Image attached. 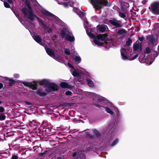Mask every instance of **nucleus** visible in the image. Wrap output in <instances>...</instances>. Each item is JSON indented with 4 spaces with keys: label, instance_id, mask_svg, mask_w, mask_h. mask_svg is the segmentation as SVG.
I'll return each instance as SVG.
<instances>
[{
    "label": "nucleus",
    "instance_id": "obj_13",
    "mask_svg": "<svg viewBox=\"0 0 159 159\" xmlns=\"http://www.w3.org/2000/svg\"><path fill=\"white\" fill-rule=\"evenodd\" d=\"M5 79L6 81H9L7 82V85L9 87L12 86L16 83V81L12 79L6 78Z\"/></svg>",
    "mask_w": 159,
    "mask_h": 159
},
{
    "label": "nucleus",
    "instance_id": "obj_57",
    "mask_svg": "<svg viewBox=\"0 0 159 159\" xmlns=\"http://www.w3.org/2000/svg\"><path fill=\"white\" fill-rule=\"evenodd\" d=\"M14 77H15L16 78H18L19 77V75L18 74H16L14 75Z\"/></svg>",
    "mask_w": 159,
    "mask_h": 159
},
{
    "label": "nucleus",
    "instance_id": "obj_32",
    "mask_svg": "<svg viewBox=\"0 0 159 159\" xmlns=\"http://www.w3.org/2000/svg\"><path fill=\"white\" fill-rule=\"evenodd\" d=\"M72 75L74 77H78L80 76V74L75 71H73Z\"/></svg>",
    "mask_w": 159,
    "mask_h": 159
},
{
    "label": "nucleus",
    "instance_id": "obj_34",
    "mask_svg": "<svg viewBox=\"0 0 159 159\" xmlns=\"http://www.w3.org/2000/svg\"><path fill=\"white\" fill-rule=\"evenodd\" d=\"M64 53L67 55H70V51L69 49L66 48L64 51Z\"/></svg>",
    "mask_w": 159,
    "mask_h": 159
},
{
    "label": "nucleus",
    "instance_id": "obj_42",
    "mask_svg": "<svg viewBox=\"0 0 159 159\" xmlns=\"http://www.w3.org/2000/svg\"><path fill=\"white\" fill-rule=\"evenodd\" d=\"M105 100L104 99V98L103 97H102L101 98H99L98 99V102H101Z\"/></svg>",
    "mask_w": 159,
    "mask_h": 159
},
{
    "label": "nucleus",
    "instance_id": "obj_59",
    "mask_svg": "<svg viewBox=\"0 0 159 159\" xmlns=\"http://www.w3.org/2000/svg\"><path fill=\"white\" fill-rule=\"evenodd\" d=\"M56 60H57V59H58V58L56 56H55V58H54Z\"/></svg>",
    "mask_w": 159,
    "mask_h": 159
},
{
    "label": "nucleus",
    "instance_id": "obj_31",
    "mask_svg": "<svg viewBox=\"0 0 159 159\" xmlns=\"http://www.w3.org/2000/svg\"><path fill=\"white\" fill-rule=\"evenodd\" d=\"M119 15L120 17L123 18H124L126 17L125 14L120 11L119 12Z\"/></svg>",
    "mask_w": 159,
    "mask_h": 159
},
{
    "label": "nucleus",
    "instance_id": "obj_50",
    "mask_svg": "<svg viewBox=\"0 0 159 159\" xmlns=\"http://www.w3.org/2000/svg\"><path fill=\"white\" fill-rule=\"evenodd\" d=\"M29 125H30L31 127L33 126V125H34V124H33V122L32 121H30L29 123Z\"/></svg>",
    "mask_w": 159,
    "mask_h": 159
},
{
    "label": "nucleus",
    "instance_id": "obj_2",
    "mask_svg": "<svg viewBox=\"0 0 159 159\" xmlns=\"http://www.w3.org/2000/svg\"><path fill=\"white\" fill-rule=\"evenodd\" d=\"M90 2L96 10H98L103 7V6L108 7L106 1L102 0H90Z\"/></svg>",
    "mask_w": 159,
    "mask_h": 159
},
{
    "label": "nucleus",
    "instance_id": "obj_39",
    "mask_svg": "<svg viewBox=\"0 0 159 159\" xmlns=\"http://www.w3.org/2000/svg\"><path fill=\"white\" fill-rule=\"evenodd\" d=\"M27 105L30 106V107L32 105V103L30 102L27 101H25L24 102Z\"/></svg>",
    "mask_w": 159,
    "mask_h": 159
},
{
    "label": "nucleus",
    "instance_id": "obj_9",
    "mask_svg": "<svg viewBox=\"0 0 159 159\" xmlns=\"http://www.w3.org/2000/svg\"><path fill=\"white\" fill-rule=\"evenodd\" d=\"M42 88L39 89L36 92H34L37 95H38L40 97H45L46 96L47 93L45 92H42Z\"/></svg>",
    "mask_w": 159,
    "mask_h": 159
},
{
    "label": "nucleus",
    "instance_id": "obj_10",
    "mask_svg": "<svg viewBox=\"0 0 159 159\" xmlns=\"http://www.w3.org/2000/svg\"><path fill=\"white\" fill-rule=\"evenodd\" d=\"M60 85L61 87L63 88H67L69 89H71L72 88V86L71 85L67 83L64 82H61Z\"/></svg>",
    "mask_w": 159,
    "mask_h": 159
},
{
    "label": "nucleus",
    "instance_id": "obj_20",
    "mask_svg": "<svg viewBox=\"0 0 159 159\" xmlns=\"http://www.w3.org/2000/svg\"><path fill=\"white\" fill-rule=\"evenodd\" d=\"M126 33V30L124 29H120L118 30L117 32V34L119 35H124Z\"/></svg>",
    "mask_w": 159,
    "mask_h": 159
},
{
    "label": "nucleus",
    "instance_id": "obj_48",
    "mask_svg": "<svg viewBox=\"0 0 159 159\" xmlns=\"http://www.w3.org/2000/svg\"><path fill=\"white\" fill-rule=\"evenodd\" d=\"M68 66L70 67L72 69H74V66L73 65H72L70 63H68Z\"/></svg>",
    "mask_w": 159,
    "mask_h": 159
},
{
    "label": "nucleus",
    "instance_id": "obj_22",
    "mask_svg": "<svg viewBox=\"0 0 159 159\" xmlns=\"http://www.w3.org/2000/svg\"><path fill=\"white\" fill-rule=\"evenodd\" d=\"M66 30L65 28L61 30V36L62 39L64 38L65 37H66Z\"/></svg>",
    "mask_w": 159,
    "mask_h": 159
},
{
    "label": "nucleus",
    "instance_id": "obj_28",
    "mask_svg": "<svg viewBox=\"0 0 159 159\" xmlns=\"http://www.w3.org/2000/svg\"><path fill=\"white\" fill-rule=\"evenodd\" d=\"M87 81L88 84V85L90 86H92L93 85V82L90 79H87Z\"/></svg>",
    "mask_w": 159,
    "mask_h": 159
},
{
    "label": "nucleus",
    "instance_id": "obj_6",
    "mask_svg": "<svg viewBox=\"0 0 159 159\" xmlns=\"http://www.w3.org/2000/svg\"><path fill=\"white\" fill-rule=\"evenodd\" d=\"M148 41V45L153 46L156 42V38L154 36L148 35L146 37Z\"/></svg>",
    "mask_w": 159,
    "mask_h": 159
},
{
    "label": "nucleus",
    "instance_id": "obj_7",
    "mask_svg": "<svg viewBox=\"0 0 159 159\" xmlns=\"http://www.w3.org/2000/svg\"><path fill=\"white\" fill-rule=\"evenodd\" d=\"M108 36V35L107 33L97 35L98 39L106 42L109 41V39L107 38Z\"/></svg>",
    "mask_w": 159,
    "mask_h": 159
},
{
    "label": "nucleus",
    "instance_id": "obj_47",
    "mask_svg": "<svg viewBox=\"0 0 159 159\" xmlns=\"http://www.w3.org/2000/svg\"><path fill=\"white\" fill-rule=\"evenodd\" d=\"M103 1H106L107 2L106 3H108V7H110L111 6V4L110 2H109L107 0H102Z\"/></svg>",
    "mask_w": 159,
    "mask_h": 159
},
{
    "label": "nucleus",
    "instance_id": "obj_51",
    "mask_svg": "<svg viewBox=\"0 0 159 159\" xmlns=\"http://www.w3.org/2000/svg\"><path fill=\"white\" fill-rule=\"evenodd\" d=\"M69 2H65L64 3V6L66 7H68L69 6Z\"/></svg>",
    "mask_w": 159,
    "mask_h": 159
},
{
    "label": "nucleus",
    "instance_id": "obj_21",
    "mask_svg": "<svg viewBox=\"0 0 159 159\" xmlns=\"http://www.w3.org/2000/svg\"><path fill=\"white\" fill-rule=\"evenodd\" d=\"M92 131L96 137H99L101 136V134L96 129H92Z\"/></svg>",
    "mask_w": 159,
    "mask_h": 159
},
{
    "label": "nucleus",
    "instance_id": "obj_25",
    "mask_svg": "<svg viewBox=\"0 0 159 159\" xmlns=\"http://www.w3.org/2000/svg\"><path fill=\"white\" fill-rule=\"evenodd\" d=\"M99 39H94L93 40V42L94 43L96 44V45H97L99 46H102L104 43H100L99 41Z\"/></svg>",
    "mask_w": 159,
    "mask_h": 159
},
{
    "label": "nucleus",
    "instance_id": "obj_19",
    "mask_svg": "<svg viewBox=\"0 0 159 159\" xmlns=\"http://www.w3.org/2000/svg\"><path fill=\"white\" fill-rule=\"evenodd\" d=\"M66 39L70 42H73L75 40V38L74 36H71L69 34H66Z\"/></svg>",
    "mask_w": 159,
    "mask_h": 159
},
{
    "label": "nucleus",
    "instance_id": "obj_37",
    "mask_svg": "<svg viewBox=\"0 0 159 159\" xmlns=\"http://www.w3.org/2000/svg\"><path fill=\"white\" fill-rule=\"evenodd\" d=\"M48 151L46 150V151H44L43 152H41V153H39L38 155L39 156L42 157L43 155L46 154V153L48 152Z\"/></svg>",
    "mask_w": 159,
    "mask_h": 159
},
{
    "label": "nucleus",
    "instance_id": "obj_56",
    "mask_svg": "<svg viewBox=\"0 0 159 159\" xmlns=\"http://www.w3.org/2000/svg\"><path fill=\"white\" fill-rule=\"evenodd\" d=\"M147 2V1H145V0H143L142 2V3L143 4H145V3H146V2Z\"/></svg>",
    "mask_w": 159,
    "mask_h": 159
},
{
    "label": "nucleus",
    "instance_id": "obj_52",
    "mask_svg": "<svg viewBox=\"0 0 159 159\" xmlns=\"http://www.w3.org/2000/svg\"><path fill=\"white\" fill-rule=\"evenodd\" d=\"M77 155V153L76 152H74V153L72 154L73 157H75Z\"/></svg>",
    "mask_w": 159,
    "mask_h": 159
},
{
    "label": "nucleus",
    "instance_id": "obj_38",
    "mask_svg": "<svg viewBox=\"0 0 159 159\" xmlns=\"http://www.w3.org/2000/svg\"><path fill=\"white\" fill-rule=\"evenodd\" d=\"M4 6L7 8H9L10 7V5L9 4V3L7 2H4Z\"/></svg>",
    "mask_w": 159,
    "mask_h": 159
},
{
    "label": "nucleus",
    "instance_id": "obj_26",
    "mask_svg": "<svg viewBox=\"0 0 159 159\" xmlns=\"http://www.w3.org/2000/svg\"><path fill=\"white\" fill-rule=\"evenodd\" d=\"M132 40L130 38H129L127 41L126 42V45L128 46H129L132 43Z\"/></svg>",
    "mask_w": 159,
    "mask_h": 159
},
{
    "label": "nucleus",
    "instance_id": "obj_58",
    "mask_svg": "<svg viewBox=\"0 0 159 159\" xmlns=\"http://www.w3.org/2000/svg\"><path fill=\"white\" fill-rule=\"evenodd\" d=\"M57 159H62V158L60 157H57Z\"/></svg>",
    "mask_w": 159,
    "mask_h": 159
},
{
    "label": "nucleus",
    "instance_id": "obj_53",
    "mask_svg": "<svg viewBox=\"0 0 159 159\" xmlns=\"http://www.w3.org/2000/svg\"><path fill=\"white\" fill-rule=\"evenodd\" d=\"M3 87V84L0 83V89H2Z\"/></svg>",
    "mask_w": 159,
    "mask_h": 159
},
{
    "label": "nucleus",
    "instance_id": "obj_27",
    "mask_svg": "<svg viewBox=\"0 0 159 159\" xmlns=\"http://www.w3.org/2000/svg\"><path fill=\"white\" fill-rule=\"evenodd\" d=\"M106 111L107 112L112 115L114 114V112L111 111L109 107H107L106 108Z\"/></svg>",
    "mask_w": 159,
    "mask_h": 159
},
{
    "label": "nucleus",
    "instance_id": "obj_4",
    "mask_svg": "<svg viewBox=\"0 0 159 159\" xmlns=\"http://www.w3.org/2000/svg\"><path fill=\"white\" fill-rule=\"evenodd\" d=\"M59 89L58 85L54 83L50 82L47 87H46L45 91L47 93L57 91Z\"/></svg>",
    "mask_w": 159,
    "mask_h": 159
},
{
    "label": "nucleus",
    "instance_id": "obj_45",
    "mask_svg": "<svg viewBox=\"0 0 159 159\" xmlns=\"http://www.w3.org/2000/svg\"><path fill=\"white\" fill-rule=\"evenodd\" d=\"M5 111V109L2 107H0V112L2 113Z\"/></svg>",
    "mask_w": 159,
    "mask_h": 159
},
{
    "label": "nucleus",
    "instance_id": "obj_41",
    "mask_svg": "<svg viewBox=\"0 0 159 159\" xmlns=\"http://www.w3.org/2000/svg\"><path fill=\"white\" fill-rule=\"evenodd\" d=\"M144 39V37L143 35H142L141 37H139L138 38V39L141 42L143 41Z\"/></svg>",
    "mask_w": 159,
    "mask_h": 159
},
{
    "label": "nucleus",
    "instance_id": "obj_61",
    "mask_svg": "<svg viewBox=\"0 0 159 159\" xmlns=\"http://www.w3.org/2000/svg\"><path fill=\"white\" fill-rule=\"evenodd\" d=\"M122 49L124 51H126V49L125 48H123Z\"/></svg>",
    "mask_w": 159,
    "mask_h": 159
},
{
    "label": "nucleus",
    "instance_id": "obj_1",
    "mask_svg": "<svg viewBox=\"0 0 159 159\" xmlns=\"http://www.w3.org/2000/svg\"><path fill=\"white\" fill-rule=\"evenodd\" d=\"M25 3L29 10L26 7H23L22 9V13L25 17H26L33 22L34 19V17L36 15L33 12L32 8L30 6V3L29 2L26 0Z\"/></svg>",
    "mask_w": 159,
    "mask_h": 159
},
{
    "label": "nucleus",
    "instance_id": "obj_49",
    "mask_svg": "<svg viewBox=\"0 0 159 159\" xmlns=\"http://www.w3.org/2000/svg\"><path fill=\"white\" fill-rule=\"evenodd\" d=\"M48 33H51L52 32V30L51 28H49V29L48 28Z\"/></svg>",
    "mask_w": 159,
    "mask_h": 159
},
{
    "label": "nucleus",
    "instance_id": "obj_30",
    "mask_svg": "<svg viewBox=\"0 0 159 159\" xmlns=\"http://www.w3.org/2000/svg\"><path fill=\"white\" fill-rule=\"evenodd\" d=\"M31 82H28L26 81H24L22 82V83L25 86H27L28 87H29L30 86V85Z\"/></svg>",
    "mask_w": 159,
    "mask_h": 159
},
{
    "label": "nucleus",
    "instance_id": "obj_8",
    "mask_svg": "<svg viewBox=\"0 0 159 159\" xmlns=\"http://www.w3.org/2000/svg\"><path fill=\"white\" fill-rule=\"evenodd\" d=\"M45 50L47 53L48 55L53 58H55V53L53 51L49 48H45Z\"/></svg>",
    "mask_w": 159,
    "mask_h": 159
},
{
    "label": "nucleus",
    "instance_id": "obj_40",
    "mask_svg": "<svg viewBox=\"0 0 159 159\" xmlns=\"http://www.w3.org/2000/svg\"><path fill=\"white\" fill-rule=\"evenodd\" d=\"M87 136L88 137V138L89 139H94L95 138V136L94 135H91V134H89L87 135Z\"/></svg>",
    "mask_w": 159,
    "mask_h": 159
},
{
    "label": "nucleus",
    "instance_id": "obj_54",
    "mask_svg": "<svg viewBox=\"0 0 159 159\" xmlns=\"http://www.w3.org/2000/svg\"><path fill=\"white\" fill-rule=\"evenodd\" d=\"M7 0L10 4H11L13 2L12 0Z\"/></svg>",
    "mask_w": 159,
    "mask_h": 159
},
{
    "label": "nucleus",
    "instance_id": "obj_55",
    "mask_svg": "<svg viewBox=\"0 0 159 159\" xmlns=\"http://www.w3.org/2000/svg\"><path fill=\"white\" fill-rule=\"evenodd\" d=\"M94 105L98 107L99 108H100V106L99 104H95Z\"/></svg>",
    "mask_w": 159,
    "mask_h": 159
},
{
    "label": "nucleus",
    "instance_id": "obj_11",
    "mask_svg": "<svg viewBox=\"0 0 159 159\" xmlns=\"http://www.w3.org/2000/svg\"><path fill=\"white\" fill-rule=\"evenodd\" d=\"M34 17H35L37 19L38 21L41 25L43 28L46 30H47L48 29V26L44 23L42 20L41 19L36 16Z\"/></svg>",
    "mask_w": 159,
    "mask_h": 159
},
{
    "label": "nucleus",
    "instance_id": "obj_60",
    "mask_svg": "<svg viewBox=\"0 0 159 159\" xmlns=\"http://www.w3.org/2000/svg\"><path fill=\"white\" fill-rule=\"evenodd\" d=\"M110 104H111V107H112V106H114V105L111 103H110Z\"/></svg>",
    "mask_w": 159,
    "mask_h": 159
},
{
    "label": "nucleus",
    "instance_id": "obj_5",
    "mask_svg": "<svg viewBox=\"0 0 159 159\" xmlns=\"http://www.w3.org/2000/svg\"><path fill=\"white\" fill-rule=\"evenodd\" d=\"M108 22L113 26H115V28L121 27L122 26L121 21L117 20L114 18L112 20H109Z\"/></svg>",
    "mask_w": 159,
    "mask_h": 159
},
{
    "label": "nucleus",
    "instance_id": "obj_3",
    "mask_svg": "<svg viewBox=\"0 0 159 159\" xmlns=\"http://www.w3.org/2000/svg\"><path fill=\"white\" fill-rule=\"evenodd\" d=\"M150 11L154 14L159 15V2H155L152 3L150 7H148Z\"/></svg>",
    "mask_w": 159,
    "mask_h": 159
},
{
    "label": "nucleus",
    "instance_id": "obj_64",
    "mask_svg": "<svg viewBox=\"0 0 159 159\" xmlns=\"http://www.w3.org/2000/svg\"><path fill=\"white\" fill-rule=\"evenodd\" d=\"M55 36V37H56V35Z\"/></svg>",
    "mask_w": 159,
    "mask_h": 159
},
{
    "label": "nucleus",
    "instance_id": "obj_62",
    "mask_svg": "<svg viewBox=\"0 0 159 159\" xmlns=\"http://www.w3.org/2000/svg\"><path fill=\"white\" fill-rule=\"evenodd\" d=\"M126 4H127V5H128V7L129 6V3H126Z\"/></svg>",
    "mask_w": 159,
    "mask_h": 159
},
{
    "label": "nucleus",
    "instance_id": "obj_36",
    "mask_svg": "<svg viewBox=\"0 0 159 159\" xmlns=\"http://www.w3.org/2000/svg\"><path fill=\"white\" fill-rule=\"evenodd\" d=\"M151 52V51L150 48L149 47H147L146 48V51L145 53L148 54H149Z\"/></svg>",
    "mask_w": 159,
    "mask_h": 159
},
{
    "label": "nucleus",
    "instance_id": "obj_18",
    "mask_svg": "<svg viewBox=\"0 0 159 159\" xmlns=\"http://www.w3.org/2000/svg\"><path fill=\"white\" fill-rule=\"evenodd\" d=\"M30 84V86L29 87L30 88L34 90L37 89L38 85L35 81H33V82H31Z\"/></svg>",
    "mask_w": 159,
    "mask_h": 159
},
{
    "label": "nucleus",
    "instance_id": "obj_23",
    "mask_svg": "<svg viewBox=\"0 0 159 159\" xmlns=\"http://www.w3.org/2000/svg\"><path fill=\"white\" fill-rule=\"evenodd\" d=\"M140 45L139 43H134L133 48L134 51H137L139 48Z\"/></svg>",
    "mask_w": 159,
    "mask_h": 159
},
{
    "label": "nucleus",
    "instance_id": "obj_16",
    "mask_svg": "<svg viewBox=\"0 0 159 159\" xmlns=\"http://www.w3.org/2000/svg\"><path fill=\"white\" fill-rule=\"evenodd\" d=\"M33 38L34 40L37 43L41 44L42 43V39L41 37L38 35H36L33 36Z\"/></svg>",
    "mask_w": 159,
    "mask_h": 159
},
{
    "label": "nucleus",
    "instance_id": "obj_15",
    "mask_svg": "<svg viewBox=\"0 0 159 159\" xmlns=\"http://www.w3.org/2000/svg\"><path fill=\"white\" fill-rule=\"evenodd\" d=\"M50 82L47 80L46 79H43L40 81L39 82V84L40 85H44L47 87L49 84Z\"/></svg>",
    "mask_w": 159,
    "mask_h": 159
},
{
    "label": "nucleus",
    "instance_id": "obj_43",
    "mask_svg": "<svg viewBox=\"0 0 159 159\" xmlns=\"http://www.w3.org/2000/svg\"><path fill=\"white\" fill-rule=\"evenodd\" d=\"M18 157L17 155H12L11 159H18Z\"/></svg>",
    "mask_w": 159,
    "mask_h": 159
},
{
    "label": "nucleus",
    "instance_id": "obj_44",
    "mask_svg": "<svg viewBox=\"0 0 159 159\" xmlns=\"http://www.w3.org/2000/svg\"><path fill=\"white\" fill-rule=\"evenodd\" d=\"M72 94V93L70 91H67L65 93V94L66 95H71Z\"/></svg>",
    "mask_w": 159,
    "mask_h": 159
},
{
    "label": "nucleus",
    "instance_id": "obj_29",
    "mask_svg": "<svg viewBox=\"0 0 159 159\" xmlns=\"http://www.w3.org/2000/svg\"><path fill=\"white\" fill-rule=\"evenodd\" d=\"M6 116L3 114H0V120H4L6 119Z\"/></svg>",
    "mask_w": 159,
    "mask_h": 159
},
{
    "label": "nucleus",
    "instance_id": "obj_14",
    "mask_svg": "<svg viewBox=\"0 0 159 159\" xmlns=\"http://www.w3.org/2000/svg\"><path fill=\"white\" fill-rule=\"evenodd\" d=\"M108 29L107 25H104L102 26L98 25L97 28L101 32H104L106 30V28Z\"/></svg>",
    "mask_w": 159,
    "mask_h": 159
},
{
    "label": "nucleus",
    "instance_id": "obj_35",
    "mask_svg": "<svg viewBox=\"0 0 159 159\" xmlns=\"http://www.w3.org/2000/svg\"><path fill=\"white\" fill-rule=\"evenodd\" d=\"M75 60L77 61L78 63H80L81 61L80 57L76 56L75 58Z\"/></svg>",
    "mask_w": 159,
    "mask_h": 159
},
{
    "label": "nucleus",
    "instance_id": "obj_63",
    "mask_svg": "<svg viewBox=\"0 0 159 159\" xmlns=\"http://www.w3.org/2000/svg\"><path fill=\"white\" fill-rule=\"evenodd\" d=\"M2 101H0V104H1V103H2Z\"/></svg>",
    "mask_w": 159,
    "mask_h": 159
},
{
    "label": "nucleus",
    "instance_id": "obj_46",
    "mask_svg": "<svg viewBox=\"0 0 159 159\" xmlns=\"http://www.w3.org/2000/svg\"><path fill=\"white\" fill-rule=\"evenodd\" d=\"M154 54L155 57H157L159 54L158 51H155V52L154 53Z\"/></svg>",
    "mask_w": 159,
    "mask_h": 159
},
{
    "label": "nucleus",
    "instance_id": "obj_24",
    "mask_svg": "<svg viewBox=\"0 0 159 159\" xmlns=\"http://www.w3.org/2000/svg\"><path fill=\"white\" fill-rule=\"evenodd\" d=\"M87 34L89 37L92 39H98L97 35H96L90 32L88 33Z\"/></svg>",
    "mask_w": 159,
    "mask_h": 159
},
{
    "label": "nucleus",
    "instance_id": "obj_33",
    "mask_svg": "<svg viewBox=\"0 0 159 159\" xmlns=\"http://www.w3.org/2000/svg\"><path fill=\"white\" fill-rule=\"evenodd\" d=\"M118 139H115L113 142L111 144V146H113L115 145L118 142Z\"/></svg>",
    "mask_w": 159,
    "mask_h": 159
},
{
    "label": "nucleus",
    "instance_id": "obj_12",
    "mask_svg": "<svg viewBox=\"0 0 159 159\" xmlns=\"http://www.w3.org/2000/svg\"><path fill=\"white\" fill-rule=\"evenodd\" d=\"M121 55L122 57V58L123 59H129V60H133L135 59L138 56L139 54H137L135 56H134L132 58H129L127 56L125 55L124 53L122 51H121Z\"/></svg>",
    "mask_w": 159,
    "mask_h": 159
},
{
    "label": "nucleus",
    "instance_id": "obj_17",
    "mask_svg": "<svg viewBox=\"0 0 159 159\" xmlns=\"http://www.w3.org/2000/svg\"><path fill=\"white\" fill-rule=\"evenodd\" d=\"M42 12L45 16H50L52 17H54V16H55L53 14L45 10H43Z\"/></svg>",
    "mask_w": 159,
    "mask_h": 159
}]
</instances>
